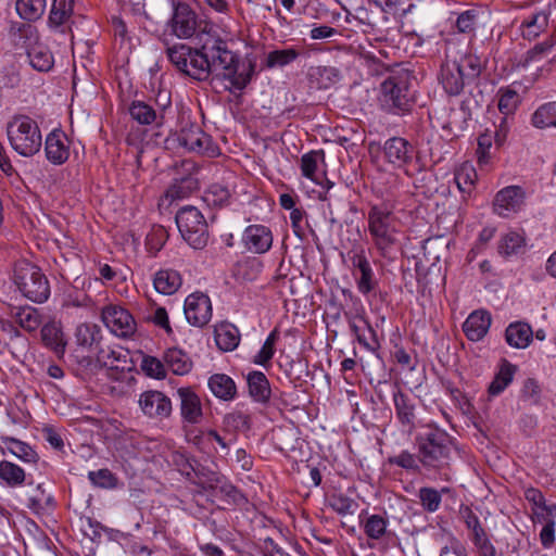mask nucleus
I'll return each instance as SVG.
<instances>
[{"label": "nucleus", "mask_w": 556, "mask_h": 556, "mask_svg": "<svg viewBox=\"0 0 556 556\" xmlns=\"http://www.w3.org/2000/svg\"><path fill=\"white\" fill-rule=\"evenodd\" d=\"M167 26L170 34L179 39L197 35L194 48L177 43L166 49L168 60L178 72L199 81L208 80L212 75L223 77L237 90H243L249 85L255 74V62L249 61L239 72V56L216 31L207 29V24L202 27V22L189 4L174 3Z\"/></svg>", "instance_id": "1"}, {"label": "nucleus", "mask_w": 556, "mask_h": 556, "mask_svg": "<svg viewBox=\"0 0 556 556\" xmlns=\"http://www.w3.org/2000/svg\"><path fill=\"white\" fill-rule=\"evenodd\" d=\"M390 202L372 204L368 211V230L379 254L393 258L399 245L396 217Z\"/></svg>", "instance_id": "2"}, {"label": "nucleus", "mask_w": 556, "mask_h": 556, "mask_svg": "<svg viewBox=\"0 0 556 556\" xmlns=\"http://www.w3.org/2000/svg\"><path fill=\"white\" fill-rule=\"evenodd\" d=\"M418 460L427 469L442 470L450 466L452 444L447 433L430 428L416 438Z\"/></svg>", "instance_id": "3"}, {"label": "nucleus", "mask_w": 556, "mask_h": 556, "mask_svg": "<svg viewBox=\"0 0 556 556\" xmlns=\"http://www.w3.org/2000/svg\"><path fill=\"white\" fill-rule=\"evenodd\" d=\"M11 147L22 156H33L41 148L42 137L37 122L26 115L14 116L7 125Z\"/></svg>", "instance_id": "4"}, {"label": "nucleus", "mask_w": 556, "mask_h": 556, "mask_svg": "<svg viewBox=\"0 0 556 556\" xmlns=\"http://www.w3.org/2000/svg\"><path fill=\"white\" fill-rule=\"evenodd\" d=\"M13 42L16 49L25 50L34 70L49 72L53 67V55L47 46L39 42L38 33L34 26L22 25L13 34Z\"/></svg>", "instance_id": "5"}, {"label": "nucleus", "mask_w": 556, "mask_h": 556, "mask_svg": "<svg viewBox=\"0 0 556 556\" xmlns=\"http://www.w3.org/2000/svg\"><path fill=\"white\" fill-rule=\"evenodd\" d=\"M14 282L20 292L35 303H43L50 296V283L37 265L21 262L14 270Z\"/></svg>", "instance_id": "6"}, {"label": "nucleus", "mask_w": 556, "mask_h": 556, "mask_svg": "<svg viewBox=\"0 0 556 556\" xmlns=\"http://www.w3.org/2000/svg\"><path fill=\"white\" fill-rule=\"evenodd\" d=\"M176 224L184 240L193 249H203L208 242V226L203 214L192 205L176 213Z\"/></svg>", "instance_id": "7"}, {"label": "nucleus", "mask_w": 556, "mask_h": 556, "mask_svg": "<svg viewBox=\"0 0 556 556\" xmlns=\"http://www.w3.org/2000/svg\"><path fill=\"white\" fill-rule=\"evenodd\" d=\"M412 80L413 77L407 71H401L389 76L381 84L384 103L396 112L408 111L413 101Z\"/></svg>", "instance_id": "8"}, {"label": "nucleus", "mask_w": 556, "mask_h": 556, "mask_svg": "<svg viewBox=\"0 0 556 556\" xmlns=\"http://www.w3.org/2000/svg\"><path fill=\"white\" fill-rule=\"evenodd\" d=\"M349 258L355 271L357 290L361 294L367 296L375 293L379 287V281L374 273L371 264L366 256L364 248H355L349 252Z\"/></svg>", "instance_id": "9"}, {"label": "nucleus", "mask_w": 556, "mask_h": 556, "mask_svg": "<svg viewBox=\"0 0 556 556\" xmlns=\"http://www.w3.org/2000/svg\"><path fill=\"white\" fill-rule=\"evenodd\" d=\"M76 343L83 350L94 354L97 356L96 362L91 355L83 356L80 364L86 366H94L97 367L98 363L106 365V362L103 361L104 356L101 354L103 350L100 348V342L102 339L100 328L94 324H81L76 328L75 332Z\"/></svg>", "instance_id": "10"}, {"label": "nucleus", "mask_w": 556, "mask_h": 556, "mask_svg": "<svg viewBox=\"0 0 556 556\" xmlns=\"http://www.w3.org/2000/svg\"><path fill=\"white\" fill-rule=\"evenodd\" d=\"M176 140L180 147L189 152L198 154H213L215 152L211 136L191 122L185 123L176 132Z\"/></svg>", "instance_id": "11"}, {"label": "nucleus", "mask_w": 556, "mask_h": 556, "mask_svg": "<svg viewBox=\"0 0 556 556\" xmlns=\"http://www.w3.org/2000/svg\"><path fill=\"white\" fill-rule=\"evenodd\" d=\"M138 404L142 414L153 420L163 421L173 413L170 399L157 390L142 392L139 395Z\"/></svg>", "instance_id": "12"}, {"label": "nucleus", "mask_w": 556, "mask_h": 556, "mask_svg": "<svg viewBox=\"0 0 556 556\" xmlns=\"http://www.w3.org/2000/svg\"><path fill=\"white\" fill-rule=\"evenodd\" d=\"M102 320L118 337L127 338L136 331L137 325L132 315L122 306H106L102 311Z\"/></svg>", "instance_id": "13"}, {"label": "nucleus", "mask_w": 556, "mask_h": 556, "mask_svg": "<svg viewBox=\"0 0 556 556\" xmlns=\"http://www.w3.org/2000/svg\"><path fill=\"white\" fill-rule=\"evenodd\" d=\"M187 321L195 327L205 326L212 317V303L210 298L201 292L187 296L184 307Z\"/></svg>", "instance_id": "14"}, {"label": "nucleus", "mask_w": 556, "mask_h": 556, "mask_svg": "<svg viewBox=\"0 0 556 556\" xmlns=\"http://www.w3.org/2000/svg\"><path fill=\"white\" fill-rule=\"evenodd\" d=\"M525 202V192L518 186H509L500 190L494 199V212L502 216L508 217L521 210Z\"/></svg>", "instance_id": "15"}, {"label": "nucleus", "mask_w": 556, "mask_h": 556, "mask_svg": "<svg viewBox=\"0 0 556 556\" xmlns=\"http://www.w3.org/2000/svg\"><path fill=\"white\" fill-rule=\"evenodd\" d=\"M383 152L389 163L402 168L412 162L415 150L406 139L393 137L384 142Z\"/></svg>", "instance_id": "16"}, {"label": "nucleus", "mask_w": 556, "mask_h": 556, "mask_svg": "<svg viewBox=\"0 0 556 556\" xmlns=\"http://www.w3.org/2000/svg\"><path fill=\"white\" fill-rule=\"evenodd\" d=\"M242 241L245 248L257 254L267 252L273 244V235L264 225H250L245 228Z\"/></svg>", "instance_id": "17"}, {"label": "nucleus", "mask_w": 556, "mask_h": 556, "mask_svg": "<svg viewBox=\"0 0 556 556\" xmlns=\"http://www.w3.org/2000/svg\"><path fill=\"white\" fill-rule=\"evenodd\" d=\"M393 403L400 424L412 432L416 427V404L414 399L400 388L393 392Z\"/></svg>", "instance_id": "18"}, {"label": "nucleus", "mask_w": 556, "mask_h": 556, "mask_svg": "<svg viewBox=\"0 0 556 556\" xmlns=\"http://www.w3.org/2000/svg\"><path fill=\"white\" fill-rule=\"evenodd\" d=\"M177 395L180 400V415L182 419L191 425L199 424L203 412L198 394L190 387H184L177 390Z\"/></svg>", "instance_id": "19"}, {"label": "nucleus", "mask_w": 556, "mask_h": 556, "mask_svg": "<svg viewBox=\"0 0 556 556\" xmlns=\"http://www.w3.org/2000/svg\"><path fill=\"white\" fill-rule=\"evenodd\" d=\"M492 323L491 314L485 309H477L469 314L463 324V331L468 340L477 342L488 333Z\"/></svg>", "instance_id": "20"}, {"label": "nucleus", "mask_w": 556, "mask_h": 556, "mask_svg": "<svg viewBox=\"0 0 556 556\" xmlns=\"http://www.w3.org/2000/svg\"><path fill=\"white\" fill-rule=\"evenodd\" d=\"M441 84L450 96H458L467 80L457 61H446L441 67Z\"/></svg>", "instance_id": "21"}, {"label": "nucleus", "mask_w": 556, "mask_h": 556, "mask_svg": "<svg viewBox=\"0 0 556 556\" xmlns=\"http://www.w3.org/2000/svg\"><path fill=\"white\" fill-rule=\"evenodd\" d=\"M128 112L131 118L140 125H155L159 127L164 122V108L157 111L153 105L141 100L132 101Z\"/></svg>", "instance_id": "22"}, {"label": "nucleus", "mask_w": 556, "mask_h": 556, "mask_svg": "<svg viewBox=\"0 0 556 556\" xmlns=\"http://www.w3.org/2000/svg\"><path fill=\"white\" fill-rule=\"evenodd\" d=\"M203 483H205L210 489H218L219 493L225 496L227 504L242 506L248 502L247 497L240 490H238L231 483L226 482L215 472H212L210 476H207Z\"/></svg>", "instance_id": "23"}, {"label": "nucleus", "mask_w": 556, "mask_h": 556, "mask_svg": "<svg viewBox=\"0 0 556 556\" xmlns=\"http://www.w3.org/2000/svg\"><path fill=\"white\" fill-rule=\"evenodd\" d=\"M41 340L56 356L61 357L65 353L66 341L60 323L45 324L41 328Z\"/></svg>", "instance_id": "24"}, {"label": "nucleus", "mask_w": 556, "mask_h": 556, "mask_svg": "<svg viewBox=\"0 0 556 556\" xmlns=\"http://www.w3.org/2000/svg\"><path fill=\"white\" fill-rule=\"evenodd\" d=\"M65 135L60 130L50 132L46 138L47 159L56 165L63 164L70 155L68 147L64 143Z\"/></svg>", "instance_id": "25"}, {"label": "nucleus", "mask_w": 556, "mask_h": 556, "mask_svg": "<svg viewBox=\"0 0 556 556\" xmlns=\"http://www.w3.org/2000/svg\"><path fill=\"white\" fill-rule=\"evenodd\" d=\"M533 331L529 324L516 321L508 325L505 330V340L515 349H526L532 342Z\"/></svg>", "instance_id": "26"}, {"label": "nucleus", "mask_w": 556, "mask_h": 556, "mask_svg": "<svg viewBox=\"0 0 556 556\" xmlns=\"http://www.w3.org/2000/svg\"><path fill=\"white\" fill-rule=\"evenodd\" d=\"M250 396L257 403L265 404L270 399V386L265 374L262 371H251L247 377Z\"/></svg>", "instance_id": "27"}, {"label": "nucleus", "mask_w": 556, "mask_h": 556, "mask_svg": "<svg viewBox=\"0 0 556 556\" xmlns=\"http://www.w3.org/2000/svg\"><path fill=\"white\" fill-rule=\"evenodd\" d=\"M27 507L35 514H41L55 506L53 496L48 493L42 483L27 490Z\"/></svg>", "instance_id": "28"}, {"label": "nucleus", "mask_w": 556, "mask_h": 556, "mask_svg": "<svg viewBox=\"0 0 556 556\" xmlns=\"http://www.w3.org/2000/svg\"><path fill=\"white\" fill-rule=\"evenodd\" d=\"M212 393L223 401H231L237 394V387L231 377L225 374H214L208 379Z\"/></svg>", "instance_id": "29"}, {"label": "nucleus", "mask_w": 556, "mask_h": 556, "mask_svg": "<svg viewBox=\"0 0 556 556\" xmlns=\"http://www.w3.org/2000/svg\"><path fill=\"white\" fill-rule=\"evenodd\" d=\"M301 55L295 48L276 49L269 51L262 61V70L282 68L294 62Z\"/></svg>", "instance_id": "30"}, {"label": "nucleus", "mask_w": 556, "mask_h": 556, "mask_svg": "<svg viewBox=\"0 0 556 556\" xmlns=\"http://www.w3.org/2000/svg\"><path fill=\"white\" fill-rule=\"evenodd\" d=\"M181 276L174 269H161L155 274L153 283L157 292L162 294H174L181 286Z\"/></svg>", "instance_id": "31"}, {"label": "nucleus", "mask_w": 556, "mask_h": 556, "mask_svg": "<svg viewBox=\"0 0 556 556\" xmlns=\"http://www.w3.org/2000/svg\"><path fill=\"white\" fill-rule=\"evenodd\" d=\"M164 362L175 375H186L192 368L190 357L180 349H168L164 354Z\"/></svg>", "instance_id": "32"}, {"label": "nucleus", "mask_w": 556, "mask_h": 556, "mask_svg": "<svg viewBox=\"0 0 556 556\" xmlns=\"http://www.w3.org/2000/svg\"><path fill=\"white\" fill-rule=\"evenodd\" d=\"M0 479L9 488H18L25 482L26 473L18 465L9 460H1Z\"/></svg>", "instance_id": "33"}, {"label": "nucleus", "mask_w": 556, "mask_h": 556, "mask_svg": "<svg viewBox=\"0 0 556 556\" xmlns=\"http://www.w3.org/2000/svg\"><path fill=\"white\" fill-rule=\"evenodd\" d=\"M16 323L26 331H35L42 323L41 314L33 306L16 307L13 314Z\"/></svg>", "instance_id": "34"}, {"label": "nucleus", "mask_w": 556, "mask_h": 556, "mask_svg": "<svg viewBox=\"0 0 556 556\" xmlns=\"http://www.w3.org/2000/svg\"><path fill=\"white\" fill-rule=\"evenodd\" d=\"M199 188L198 179L193 176H185L175 181L168 187L166 197L170 200H180L189 197L194 190Z\"/></svg>", "instance_id": "35"}, {"label": "nucleus", "mask_w": 556, "mask_h": 556, "mask_svg": "<svg viewBox=\"0 0 556 556\" xmlns=\"http://www.w3.org/2000/svg\"><path fill=\"white\" fill-rule=\"evenodd\" d=\"M497 250L504 257L518 255L525 250V238L516 231H509L501 238Z\"/></svg>", "instance_id": "36"}, {"label": "nucleus", "mask_w": 556, "mask_h": 556, "mask_svg": "<svg viewBox=\"0 0 556 556\" xmlns=\"http://www.w3.org/2000/svg\"><path fill=\"white\" fill-rule=\"evenodd\" d=\"M215 341L222 351H232L240 342L239 330L231 325L220 326L215 330Z\"/></svg>", "instance_id": "37"}, {"label": "nucleus", "mask_w": 556, "mask_h": 556, "mask_svg": "<svg viewBox=\"0 0 556 556\" xmlns=\"http://www.w3.org/2000/svg\"><path fill=\"white\" fill-rule=\"evenodd\" d=\"M531 123L540 129L556 127V102L540 105L532 114Z\"/></svg>", "instance_id": "38"}, {"label": "nucleus", "mask_w": 556, "mask_h": 556, "mask_svg": "<svg viewBox=\"0 0 556 556\" xmlns=\"http://www.w3.org/2000/svg\"><path fill=\"white\" fill-rule=\"evenodd\" d=\"M516 369L515 365L505 361L490 383L489 393L493 396L501 394L511 383Z\"/></svg>", "instance_id": "39"}, {"label": "nucleus", "mask_w": 556, "mask_h": 556, "mask_svg": "<svg viewBox=\"0 0 556 556\" xmlns=\"http://www.w3.org/2000/svg\"><path fill=\"white\" fill-rule=\"evenodd\" d=\"M3 442L9 452L21 460L34 464L38 462L39 455L29 444L14 438H3Z\"/></svg>", "instance_id": "40"}, {"label": "nucleus", "mask_w": 556, "mask_h": 556, "mask_svg": "<svg viewBox=\"0 0 556 556\" xmlns=\"http://www.w3.org/2000/svg\"><path fill=\"white\" fill-rule=\"evenodd\" d=\"M556 43V38L554 36H549L544 39L542 42L536 43L532 49L528 50L523 56L522 65L528 66L532 63L540 62L543 59H546L553 47Z\"/></svg>", "instance_id": "41"}, {"label": "nucleus", "mask_w": 556, "mask_h": 556, "mask_svg": "<svg viewBox=\"0 0 556 556\" xmlns=\"http://www.w3.org/2000/svg\"><path fill=\"white\" fill-rule=\"evenodd\" d=\"M548 15L545 11H541L525 20L521 24L523 36L529 39L539 36L548 25Z\"/></svg>", "instance_id": "42"}, {"label": "nucleus", "mask_w": 556, "mask_h": 556, "mask_svg": "<svg viewBox=\"0 0 556 556\" xmlns=\"http://www.w3.org/2000/svg\"><path fill=\"white\" fill-rule=\"evenodd\" d=\"M46 0H17L16 12L26 21H35L45 12Z\"/></svg>", "instance_id": "43"}, {"label": "nucleus", "mask_w": 556, "mask_h": 556, "mask_svg": "<svg viewBox=\"0 0 556 556\" xmlns=\"http://www.w3.org/2000/svg\"><path fill=\"white\" fill-rule=\"evenodd\" d=\"M230 191L222 184H213L204 192L203 201L211 206H224L228 203Z\"/></svg>", "instance_id": "44"}, {"label": "nucleus", "mask_w": 556, "mask_h": 556, "mask_svg": "<svg viewBox=\"0 0 556 556\" xmlns=\"http://www.w3.org/2000/svg\"><path fill=\"white\" fill-rule=\"evenodd\" d=\"M459 514L464 519L466 527L471 530V540L475 543L477 540L486 536L485 530L482 528L478 516L468 506H462Z\"/></svg>", "instance_id": "45"}, {"label": "nucleus", "mask_w": 556, "mask_h": 556, "mask_svg": "<svg viewBox=\"0 0 556 556\" xmlns=\"http://www.w3.org/2000/svg\"><path fill=\"white\" fill-rule=\"evenodd\" d=\"M498 110L505 115L513 114L520 103V96L514 89L501 88L498 91Z\"/></svg>", "instance_id": "46"}, {"label": "nucleus", "mask_w": 556, "mask_h": 556, "mask_svg": "<svg viewBox=\"0 0 556 556\" xmlns=\"http://www.w3.org/2000/svg\"><path fill=\"white\" fill-rule=\"evenodd\" d=\"M418 497L422 508L428 513H434L442 502L441 492L434 488L424 486L419 489Z\"/></svg>", "instance_id": "47"}, {"label": "nucleus", "mask_w": 556, "mask_h": 556, "mask_svg": "<svg viewBox=\"0 0 556 556\" xmlns=\"http://www.w3.org/2000/svg\"><path fill=\"white\" fill-rule=\"evenodd\" d=\"M388 521L380 515L369 516L364 523V532L369 539L379 540L387 531Z\"/></svg>", "instance_id": "48"}, {"label": "nucleus", "mask_w": 556, "mask_h": 556, "mask_svg": "<svg viewBox=\"0 0 556 556\" xmlns=\"http://www.w3.org/2000/svg\"><path fill=\"white\" fill-rule=\"evenodd\" d=\"M477 178L475 168L469 164L462 165L455 173V182L462 192H470Z\"/></svg>", "instance_id": "49"}, {"label": "nucleus", "mask_w": 556, "mask_h": 556, "mask_svg": "<svg viewBox=\"0 0 556 556\" xmlns=\"http://www.w3.org/2000/svg\"><path fill=\"white\" fill-rule=\"evenodd\" d=\"M319 156H324L323 151H311L301 157L302 175L316 184H320L315 175Z\"/></svg>", "instance_id": "50"}, {"label": "nucleus", "mask_w": 556, "mask_h": 556, "mask_svg": "<svg viewBox=\"0 0 556 556\" xmlns=\"http://www.w3.org/2000/svg\"><path fill=\"white\" fill-rule=\"evenodd\" d=\"M330 507L338 513L339 515H353L358 506V504L343 495V494H334L329 500Z\"/></svg>", "instance_id": "51"}, {"label": "nucleus", "mask_w": 556, "mask_h": 556, "mask_svg": "<svg viewBox=\"0 0 556 556\" xmlns=\"http://www.w3.org/2000/svg\"><path fill=\"white\" fill-rule=\"evenodd\" d=\"M141 369L148 377L164 379L166 377L165 365L154 356L146 355L141 362Z\"/></svg>", "instance_id": "52"}, {"label": "nucleus", "mask_w": 556, "mask_h": 556, "mask_svg": "<svg viewBox=\"0 0 556 556\" xmlns=\"http://www.w3.org/2000/svg\"><path fill=\"white\" fill-rule=\"evenodd\" d=\"M460 70L466 74L467 81L477 78L481 73L480 58L473 54H466L458 62Z\"/></svg>", "instance_id": "53"}, {"label": "nucleus", "mask_w": 556, "mask_h": 556, "mask_svg": "<svg viewBox=\"0 0 556 556\" xmlns=\"http://www.w3.org/2000/svg\"><path fill=\"white\" fill-rule=\"evenodd\" d=\"M542 389L539 381L534 378H528L525 380L521 389V397L523 401L530 402V404L538 405L541 401Z\"/></svg>", "instance_id": "54"}, {"label": "nucleus", "mask_w": 556, "mask_h": 556, "mask_svg": "<svg viewBox=\"0 0 556 556\" xmlns=\"http://www.w3.org/2000/svg\"><path fill=\"white\" fill-rule=\"evenodd\" d=\"M224 424L237 431L250 429V416L241 410H233L224 417Z\"/></svg>", "instance_id": "55"}, {"label": "nucleus", "mask_w": 556, "mask_h": 556, "mask_svg": "<svg viewBox=\"0 0 556 556\" xmlns=\"http://www.w3.org/2000/svg\"><path fill=\"white\" fill-rule=\"evenodd\" d=\"M88 478L94 485L101 488H114L117 482L116 478L109 469L89 471Z\"/></svg>", "instance_id": "56"}, {"label": "nucleus", "mask_w": 556, "mask_h": 556, "mask_svg": "<svg viewBox=\"0 0 556 556\" xmlns=\"http://www.w3.org/2000/svg\"><path fill=\"white\" fill-rule=\"evenodd\" d=\"M389 463L391 465H396L401 468L407 469V470H418L419 465L418 460L408 451H402L399 455L389 457Z\"/></svg>", "instance_id": "57"}, {"label": "nucleus", "mask_w": 556, "mask_h": 556, "mask_svg": "<svg viewBox=\"0 0 556 556\" xmlns=\"http://www.w3.org/2000/svg\"><path fill=\"white\" fill-rule=\"evenodd\" d=\"M492 146V136L482 134L478 138V148L476 151L479 164H486L490 159V149Z\"/></svg>", "instance_id": "58"}, {"label": "nucleus", "mask_w": 556, "mask_h": 556, "mask_svg": "<svg viewBox=\"0 0 556 556\" xmlns=\"http://www.w3.org/2000/svg\"><path fill=\"white\" fill-rule=\"evenodd\" d=\"M476 24V15L470 11L463 12L458 15L456 27L459 33H469L473 30Z\"/></svg>", "instance_id": "59"}, {"label": "nucleus", "mask_w": 556, "mask_h": 556, "mask_svg": "<svg viewBox=\"0 0 556 556\" xmlns=\"http://www.w3.org/2000/svg\"><path fill=\"white\" fill-rule=\"evenodd\" d=\"M383 13L396 15L403 4L404 0H371Z\"/></svg>", "instance_id": "60"}, {"label": "nucleus", "mask_w": 556, "mask_h": 556, "mask_svg": "<svg viewBox=\"0 0 556 556\" xmlns=\"http://www.w3.org/2000/svg\"><path fill=\"white\" fill-rule=\"evenodd\" d=\"M540 540L545 548H551L555 543V522L549 520L541 530Z\"/></svg>", "instance_id": "61"}, {"label": "nucleus", "mask_w": 556, "mask_h": 556, "mask_svg": "<svg viewBox=\"0 0 556 556\" xmlns=\"http://www.w3.org/2000/svg\"><path fill=\"white\" fill-rule=\"evenodd\" d=\"M364 324L367 328L368 333L370 334V340H368L366 336L363 333L362 336H358L357 341L368 351L375 352L379 348V342L376 338V332L367 321L364 320Z\"/></svg>", "instance_id": "62"}, {"label": "nucleus", "mask_w": 556, "mask_h": 556, "mask_svg": "<svg viewBox=\"0 0 556 556\" xmlns=\"http://www.w3.org/2000/svg\"><path fill=\"white\" fill-rule=\"evenodd\" d=\"M45 440L55 450L61 451L64 446L62 437L51 427L42 430Z\"/></svg>", "instance_id": "63"}, {"label": "nucleus", "mask_w": 556, "mask_h": 556, "mask_svg": "<svg viewBox=\"0 0 556 556\" xmlns=\"http://www.w3.org/2000/svg\"><path fill=\"white\" fill-rule=\"evenodd\" d=\"M275 354V348L266 343L263 344L258 353L254 356L253 362L257 365L266 366Z\"/></svg>", "instance_id": "64"}]
</instances>
